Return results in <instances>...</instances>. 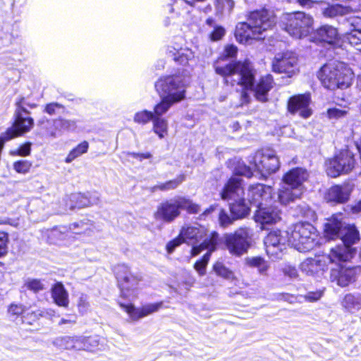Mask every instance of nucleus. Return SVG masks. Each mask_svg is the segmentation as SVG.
I'll use <instances>...</instances> for the list:
<instances>
[{
  "label": "nucleus",
  "mask_w": 361,
  "mask_h": 361,
  "mask_svg": "<svg viewBox=\"0 0 361 361\" xmlns=\"http://www.w3.org/2000/svg\"><path fill=\"white\" fill-rule=\"evenodd\" d=\"M183 242L181 237L179 235L178 238L169 242L166 245V250L169 253H172L175 248L179 246Z\"/></svg>",
  "instance_id": "nucleus-63"
},
{
  "label": "nucleus",
  "mask_w": 361,
  "mask_h": 361,
  "mask_svg": "<svg viewBox=\"0 0 361 361\" xmlns=\"http://www.w3.org/2000/svg\"><path fill=\"white\" fill-rule=\"evenodd\" d=\"M167 54L174 61L183 66L192 67L197 63L195 53L190 49L183 47L176 42L168 47Z\"/></svg>",
  "instance_id": "nucleus-23"
},
{
  "label": "nucleus",
  "mask_w": 361,
  "mask_h": 361,
  "mask_svg": "<svg viewBox=\"0 0 361 361\" xmlns=\"http://www.w3.org/2000/svg\"><path fill=\"white\" fill-rule=\"evenodd\" d=\"M71 235V233L69 228L61 226L51 229L48 233V240L50 243L66 245L67 243L65 241Z\"/></svg>",
  "instance_id": "nucleus-35"
},
{
  "label": "nucleus",
  "mask_w": 361,
  "mask_h": 361,
  "mask_svg": "<svg viewBox=\"0 0 361 361\" xmlns=\"http://www.w3.org/2000/svg\"><path fill=\"white\" fill-rule=\"evenodd\" d=\"M302 194L300 189H293L292 187L283 188L279 191L278 199L281 204L286 205L300 198Z\"/></svg>",
  "instance_id": "nucleus-36"
},
{
  "label": "nucleus",
  "mask_w": 361,
  "mask_h": 361,
  "mask_svg": "<svg viewBox=\"0 0 361 361\" xmlns=\"http://www.w3.org/2000/svg\"><path fill=\"white\" fill-rule=\"evenodd\" d=\"M93 225L90 220H82L78 222L71 224L69 226V230L71 234H90L92 231Z\"/></svg>",
  "instance_id": "nucleus-39"
},
{
  "label": "nucleus",
  "mask_w": 361,
  "mask_h": 361,
  "mask_svg": "<svg viewBox=\"0 0 361 361\" xmlns=\"http://www.w3.org/2000/svg\"><path fill=\"white\" fill-rule=\"evenodd\" d=\"M302 295H293L287 293H279L277 295V299L280 300H284L289 303L302 302Z\"/></svg>",
  "instance_id": "nucleus-53"
},
{
  "label": "nucleus",
  "mask_w": 361,
  "mask_h": 361,
  "mask_svg": "<svg viewBox=\"0 0 361 361\" xmlns=\"http://www.w3.org/2000/svg\"><path fill=\"white\" fill-rule=\"evenodd\" d=\"M359 271L357 267H340L338 269L331 270V279L336 281L339 286L345 287L355 280Z\"/></svg>",
  "instance_id": "nucleus-28"
},
{
  "label": "nucleus",
  "mask_w": 361,
  "mask_h": 361,
  "mask_svg": "<svg viewBox=\"0 0 361 361\" xmlns=\"http://www.w3.org/2000/svg\"><path fill=\"white\" fill-rule=\"evenodd\" d=\"M62 109V106L58 103H50L46 105L44 111L49 115H54L59 113Z\"/></svg>",
  "instance_id": "nucleus-62"
},
{
  "label": "nucleus",
  "mask_w": 361,
  "mask_h": 361,
  "mask_svg": "<svg viewBox=\"0 0 361 361\" xmlns=\"http://www.w3.org/2000/svg\"><path fill=\"white\" fill-rule=\"evenodd\" d=\"M161 100L157 104L154 108V116L155 117H161L163 114H164L167 111L170 109V107L178 103L176 101H173L172 99L166 97L164 96H161Z\"/></svg>",
  "instance_id": "nucleus-41"
},
{
  "label": "nucleus",
  "mask_w": 361,
  "mask_h": 361,
  "mask_svg": "<svg viewBox=\"0 0 361 361\" xmlns=\"http://www.w3.org/2000/svg\"><path fill=\"white\" fill-rule=\"evenodd\" d=\"M297 57L291 51L277 54L272 62V70L275 73H287L290 77L295 73Z\"/></svg>",
  "instance_id": "nucleus-21"
},
{
  "label": "nucleus",
  "mask_w": 361,
  "mask_h": 361,
  "mask_svg": "<svg viewBox=\"0 0 361 361\" xmlns=\"http://www.w3.org/2000/svg\"><path fill=\"white\" fill-rule=\"evenodd\" d=\"M172 11L178 18V23L190 26L200 22V18L197 16L199 11H196L186 0H177L173 4Z\"/></svg>",
  "instance_id": "nucleus-20"
},
{
  "label": "nucleus",
  "mask_w": 361,
  "mask_h": 361,
  "mask_svg": "<svg viewBox=\"0 0 361 361\" xmlns=\"http://www.w3.org/2000/svg\"><path fill=\"white\" fill-rule=\"evenodd\" d=\"M273 13L266 9L252 12L246 22L238 23L235 27V36L241 44H250L252 39L263 38V32L275 25Z\"/></svg>",
  "instance_id": "nucleus-2"
},
{
  "label": "nucleus",
  "mask_w": 361,
  "mask_h": 361,
  "mask_svg": "<svg viewBox=\"0 0 361 361\" xmlns=\"http://www.w3.org/2000/svg\"><path fill=\"white\" fill-rule=\"evenodd\" d=\"M25 311V307L22 305L11 304L8 309V313L10 316L18 317Z\"/></svg>",
  "instance_id": "nucleus-58"
},
{
  "label": "nucleus",
  "mask_w": 361,
  "mask_h": 361,
  "mask_svg": "<svg viewBox=\"0 0 361 361\" xmlns=\"http://www.w3.org/2000/svg\"><path fill=\"white\" fill-rule=\"evenodd\" d=\"M214 271L216 274L226 279H233V273L226 268L221 262H216L214 265Z\"/></svg>",
  "instance_id": "nucleus-48"
},
{
  "label": "nucleus",
  "mask_w": 361,
  "mask_h": 361,
  "mask_svg": "<svg viewBox=\"0 0 361 361\" xmlns=\"http://www.w3.org/2000/svg\"><path fill=\"white\" fill-rule=\"evenodd\" d=\"M115 274L121 288V297L128 301L133 300L137 295V288L140 279L132 274L124 264L117 266Z\"/></svg>",
  "instance_id": "nucleus-15"
},
{
  "label": "nucleus",
  "mask_w": 361,
  "mask_h": 361,
  "mask_svg": "<svg viewBox=\"0 0 361 361\" xmlns=\"http://www.w3.org/2000/svg\"><path fill=\"white\" fill-rule=\"evenodd\" d=\"M342 305L350 312L360 310L361 309V294H347L343 298Z\"/></svg>",
  "instance_id": "nucleus-38"
},
{
  "label": "nucleus",
  "mask_w": 361,
  "mask_h": 361,
  "mask_svg": "<svg viewBox=\"0 0 361 361\" xmlns=\"http://www.w3.org/2000/svg\"><path fill=\"white\" fill-rule=\"evenodd\" d=\"M235 220H237V219H234L233 216H232V217H231L225 210L221 209L219 212V224L221 227H223V228L228 227V226L233 224V223Z\"/></svg>",
  "instance_id": "nucleus-51"
},
{
  "label": "nucleus",
  "mask_w": 361,
  "mask_h": 361,
  "mask_svg": "<svg viewBox=\"0 0 361 361\" xmlns=\"http://www.w3.org/2000/svg\"><path fill=\"white\" fill-rule=\"evenodd\" d=\"M154 117L152 111L142 110L135 114L133 121L136 123L145 125L150 121H152Z\"/></svg>",
  "instance_id": "nucleus-45"
},
{
  "label": "nucleus",
  "mask_w": 361,
  "mask_h": 361,
  "mask_svg": "<svg viewBox=\"0 0 361 361\" xmlns=\"http://www.w3.org/2000/svg\"><path fill=\"white\" fill-rule=\"evenodd\" d=\"M51 297L58 306L63 307L68 306V293L61 283H56L51 288Z\"/></svg>",
  "instance_id": "nucleus-33"
},
{
  "label": "nucleus",
  "mask_w": 361,
  "mask_h": 361,
  "mask_svg": "<svg viewBox=\"0 0 361 361\" xmlns=\"http://www.w3.org/2000/svg\"><path fill=\"white\" fill-rule=\"evenodd\" d=\"M310 102L309 94L295 95L288 100V111L293 114L298 113L302 118H307L312 115V111L309 108Z\"/></svg>",
  "instance_id": "nucleus-25"
},
{
  "label": "nucleus",
  "mask_w": 361,
  "mask_h": 361,
  "mask_svg": "<svg viewBox=\"0 0 361 361\" xmlns=\"http://www.w3.org/2000/svg\"><path fill=\"white\" fill-rule=\"evenodd\" d=\"M215 71L217 74L224 77L225 82L232 86L240 85L243 91L241 94L242 104L247 103L250 96L247 92L251 90L258 101L266 102L267 94L273 87V78L271 75H267L259 78L255 85V73L248 61L235 62L220 66L217 61L215 65Z\"/></svg>",
  "instance_id": "nucleus-1"
},
{
  "label": "nucleus",
  "mask_w": 361,
  "mask_h": 361,
  "mask_svg": "<svg viewBox=\"0 0 361 361\" xmlns=\"http://www.w3.org/2000/svg\"><path fill=\"white\" fill-rule=\"evenodd\" d=\"M235 173L247 177H251L252 176V171L250 166H247L244 164L238 163V166L235 168Z\"/></svg>",
  "instance_id": "nucleus-56"
},
{
  "label": "nucleus",
  "mask_w": 361,
  "mask_h": 361,
  "mask_svg": "<svg viewBox=\"0 0 361 361\" xmlns=\"http://www.w3.org/2000/svg\"><path fill=\"white\" fill-rule=\"evenodd\" d=\"M25 286L27 289L32 290L34 293H37L44 289V283L39 279H28L25 283Z\"/></svg>",
  "instance_id": "nucleus-49"
},
{
  "label": "nucleus",
  "mask_w": 361,
  "mask_h": 361,
  "mask_svg": "<svg viewBox=\"0 0 361 361\" xmlns=\"http://www.w3.org/2000/svg\"><path fill=\"white\" fill-rule=\"evenodd\" d=\"M313 18L304 12L286 14L283 20V29L293 37L302 39L313 30Z\"/></svg>",
  "instance_id": "nucleus-10"
},
{
  "label": "nucleus",
  "mask_w": 361,
  "mask_h": 361,
  "mask_svg": "<svg viewBox=\"0 0 361 361\" xmlns=\"http://www.w3.org/2000/svg\"><path fill=\"white\" fill-rule=\"evenodd\" d=\"M273 188L271 186L257 183L249 186L247 193V201L257 208L262 205L271 203Z\"/></svg>",
  "instance_id": "nucleus-19"
},
{
  "label": "nucleus",
  "mask_w": 361,
  "mask_h": 361,
  "mask_svg": "<svg viewBox=\"0 0 361 361\" xmlns=\"http://www.w3.org/2000/svg\"><path fill=\"white\" fill-rule=\"evenodd\" d=\"M88 147V142L87 141H83L70 152L66 158V162H72L75 159L87 152Z\"/></svg>",
  "instance_id": "nucleus-42"
},
{
  "label": "nucleus",
  "mask_w": 361,
  "mask_h": 361,
  "mask_svg": "<svg viewBox=\"0 0 361 361\" xmlns=\"http://www.w3.org/2000/svg\"><path fill=\"white\" fill-rule=\"evenodd\" d=\"M238 51V49L234 45H228L225 47L224 53L221 57V60H224L226 58L235 57Z\"/></svg>",
  "instance_id": "nucleus-59"
},
{
  "label": "nucleus",
  "mask_w": 361,
  "mask_h": 361,
  "mask_svg": "<svg viewBox=\"0 0 361 361\" xmlns=\"http://www.w3.org/2000/svg\"><path fill=\"white\" fill-rule=\"evenodd\" d=\"M354 154L348 149L342 150L325 162L326 172L331 178L350 172L355 166Z\"/></svg>",
  "instance_id": "nucleus-14"
},
{
  "label": "nucleus",
  "mask_w": 361,
  "mask_h": 361,
  "mask_svg": "<svg viewBox=\"0 0 361 361\" xmlns=\"http://www.w3.org/2000/svg\"><path fill=\"white\" fill-rule=\"evenodd\" d=\"M289 231L275 230L271 231L264 239L267 255L273 260L281 257L286 245H290Z\"/></svg>",
  "instance_id": "nucleus-16"
},
{
  "label": "nucleus",
  "mask_w": 361,
  "mask_h": 361,
  "mask_svg": "<svg viewBox=\"0 0 361 361\" xmlns=\"http://www.w3.org/2000/svg\"><path fill=\"white\" fill-rule=\"evenodd\" d=\"M206 235L204 227L196 224L183 227L180 231V236L183 242L192 245V247Z\"/></svg>",
  "instance_id": "nucleus-29"
},
{
  "label": "nucleus",
  "mask_w": 361,
  "mask_h": 361,
  "mask_svg": "<svg viewBox=\"0 0 361 361\" xmlns=\"http://www.w3.org/2000/svg\"><path fill=\"white\" fill-rule=\"evenodd\" d=\"M349 112V108L344 106L342 109L339 108H330L327 110L326 114L330 119H339L345 118Z\"/></svg>",
  "instance_id": "nucleus-46"
},
{
  "label": "nucleus",
  "mask_w": 361,
  "mask_h": 361,
  "mask_svg": "<svg viewBox=\"0 0 361 361\" xmlns=\"http://www.w3.org/2000/svg\"><path fill=\"white\" fill-rule=\"evenodd\" d=\"M245 262L248 266L258 268L260 274L265 273L268 269L267 263L260 257H247L245 259Z\"/></svg>",
  "instance_id": "nucleus-43"
},
{
  "label": "nucleus",
  "mask_w": 361,
  "mask_h": 361,
  "mask_svg": "<svg viewBox=\"0 0 361 361\" xmlns=\"http://www.w3.org/2000/svg\"><path fill=\"white\" fill-rule=\"evenodd\" d=\"M254 218L256 222L262 225L274 224L281 219V211L276 206L269 203L258 207Z\"/></svg>",
  "instance_id": "nucleus-26"
},
{
  "label": "nucleus",
  "mask_w": 361,
  "mask_h": 361,
  "mask_svg": "<svg viewBox=\"0 0 361 361\" xmlns=\"http://www.w3.org/2000/svg\"><path fill=\"white\" fill-rule=\"evenodd\" d=\"M118 304L133 321H137L141 318L147 317L159 311L163 306V302L145 304L140 308H135L130 302L125 303L118 301Z\"/></svg>",
  "instance_id": "nucleus-22"
},
{
  "label": "nucleus",
  "mask_w": 361,
  "mask_h": 361,
  "mask_svg": "<svg viewBox=\"0 0 361 361\" xmlns=\"http://www.w3.org/2000/svg\"><path fill=\"white\" fill-rule=\"evenodd\" d=\"M322 85L330 90L348 87L353 79V72L343 63H328L318 73Z\"/></svg>",
  "instance_id": "nucleus-4"
},
{
  "label": "nucleus",
  "mask_w": 361,
  "mask_h": 361,
  "mask_svg": "<svg viewBox=\"0 0 361 361\" xmlns=\"http://www.w3.org/2000/svg\"><path fill=\"white\" fill-rule=\"evenodd\" d=\"M338 32L336 27L325 25L320 27L316 31V37L319 40L334 44L338 39Z\"/></svg>",
  "instance_id": "nucleus-32"
},
{
  "label": "nucleus",
  "mask_w": 361,
  "mask_h": 361,
  "mask_svg": "<svg viewBox=\"0 0 361 361\" xmlns=\"http://www.w3.org/2000/svg\"><path fill=\"white\" fill-rule=\"evenodd\" d=\"M8 234L0 231V258L4 257L8 252Z\"/></svg>",
  "instance_id": "nucleus-52"
},
{
  "label": "nucleus",
  "mask_w": 361,
  "mask_h": 361,
  "mask_svg": "<svg viewBox=\"0 0 361 361\" xmlns=\"http://www.w3.org/2000/svg\"><path fill=\"white\" fill-rule=\"evenodd\" d=\"M16 109L15 111V121L12 127L9 128L3 135L6 137V140H10L23 134L29 132L34 124V121L31 117L24 116L23 114H28L25 105H27L31 108L35 106V104L31 105L25 104L24 98H19L16 102Z\"/></svg>",
  "instance_id": "nucleus-12"
},
{
  "label": "nucleus",
  "mask_w": 361,
  "mask_h": 361,
  "mask_svg": "<svg viewBox=\"0 0 361 361\" xmlns=\"http://www.w3.org/2000/svg\"><path fill=\"white\" fill-rule=\"evenodd\" d=\"M322 295L323 291L322 290L310 291L302 295L303 298H302V302L303 300L310 302H316L319 300L322 297Z\"/></svg>",
  "instance_id": "nucleus-54"
},
{
  "label": "nucleus",
  "mask_w": 361,
  "mask_h": 361,
  "mask_svg": "<svg viewBox=\"0 0 361 361\" xmlns=\"http://www.w3.org/2000/svg\"><path fill=\"white\" fill-rule=\"evenodd\" d=\"M243 195L242 179L239 177L231 178L221 192L222 200L234 201L230 204V211L234 219H243L249 214L250 204Z\"/></svg>",
  "instance_id": "nucleus-5"
},
{
  "label": "nucleus",
  "mask_w": 361,
  "mask_h": 361,
  "mask_svg": "<svg viewBox=\"0 0 361 361\" xmlns=\"http://www.w3.org/2000/svg\"><path fill=\"white\" fill-rule=\"evenodd\" d=\"M31 166L32 163L27 160H20L13 163V169L18 173H28Z\"/></svg>",
  "instance_id": "nucleus-50"
},
{
  "label": "nucleus",
  "mask_w": 361,
  "mask_h": 361,
  "mask_svg": "<svg viewBox=\"0 0 361 361\" xmlns=\"http://www.w3.org/2000/svg\"><path fill=\"white\" fill-rule=\"evenodd\" d=\"M359 10V8H353L350 6L341 4H329L326 7L322 8V13L326 18H336L350 14Z\"/></svg>",
  "instance_id": "nucleus-30"
},
{
  "label": "nucleus",
  "mask_w": 361,
  "mask_h": 361,
  "mask_svg": "<svg viewBox=\"0 0 361 361\" xmlns=\"http://www.w3.org/2000/svg\"><path fill=\"white\" fill-rule=\"evenodd\" d=\"M350 254L345 252L343 248L331 250L329 255L315 256L305 259L300 266L302 273L307 276L319 277L327 270L329 263L346 262Z\"/></svg>",
  "instance_id": "nucleus-7"
},
{
  "label": "nucleus",
  "mask_w": 361,
  "mask_h": 361,
  "mask_svg": "<svg viewBox=\"0 0 361 361\" xmlns=\"http://www.w3.org/2000/svg\"><path fill=\"white\" fill-rule=\"evenodd\" d=\"M153 130L159 136V138H164L168 132V121L161 117H154Z\"/></svg>",
  "instance_id": "nucleus-40"
},
{
  "label": "nucleus",
  "mask_w": 361,
  "mask_h": 361,
  "mask_svg": "<svg viewBox=\"0 0 361 361\" xmlns=\"http://www.w3.org/2000/svg\"><path fill=\"white\" fill-rule=\"evenodd\" d=\"M31 151V144L25 143L21 145L18 149L12 151L11 154L12 155H18L22 157H26L30 155Z\"/></svg>",
  "instance_id": "nucleus-57"
},
{
  "label": "nucleus",
  "mask_w": 361,
  "mask_h": 361,
  "mask_svg": "<svg viewBox=\"0 0 361 361\" xmlns=\"http://www.w3.org/2000/svg\"><path fill=\"white\" fill-rule=\"evenodd\" d=\"M347 22L352 28L350 32H361V18L351 16L347 19Z\"/></svg>",
  "instance_id": "nucleus-55"
},
{
  "label": "nucleus",
  "mask_w": 361,
  "mask_h": 361,
  "mask_svg": "<svg viewBox=\"0 0 361 361\" xmlns=\"http://www.w3.org/2000/svg\"><path fill=\"white\" fill-rule=\"evenodd\" d=\"M253 231L248 227H240L233 233L224 235V244L228 252L240 256L250 248L252 244Z\"/></svg>",
  "instance_id": "nucleus-11"
},
{
  "label": "nucleus",
  "mask_w": 361,
  "mask_h": 361,
  "mask_svg": "<svg viewBox=\"0 0 361 361\" xmlns=\"http://www.w3.org/2000/svg\"><path fill=\"white\" fill-rule=\"evenodd\" d=\"M80 340L82 343L81 350L93 351L99 345L98 339L94 336L80 337Z\"/></svg>",
  "instance_id": "nucleus-47"
},
{
  "label": "nucleus",
  "mask_w": 361,
  "mask_h": 361,
  "mask_svg": "<svg viewBox=\"0 0 361 361\" xmlns=\"http://www.w3.org/2000/svg\"><path fill=\"white\" fill-rule=\"evenodd\" d=\"M288 231H289L290 245L300 252L312 250L318 243L316 228L310 223H297Z\"/></svg>",
  "instance_id": "nucleus-8"
},
{
  "label": "nucleus",
  "mask_w": 361,
  "mask_h": 361,
  "mask_svg": "<svg viewBox=\"0 0 361 361\" xmlns=\"http://www.w3.org/2000/svg\"><path fill=\"white\" fill-rule=\"evenodd\" d=\"M350 192L348 185H334L329 189L326 200L335 203H344L348 200Z\"/></svg>",
  "instance_id": "nucleus-31"
},
{
  "label": "nucleus",
  "mask_w": 361,
  "mask_h": 361,
  "mask_svg": "<svg viewBox=\"0 0 361 361\" xmlns=\"http://www.w3.org/2000/svg\"><path fill=\"white\" fill-rule=\"evenodd\" d=\"M225 35V29L221 26H216L210 35L212 41L221 39Z\"/></svg>",
  "instance_id": "nucleus-60"
},
{
  "label": "nucleus",
  "mask_w": 361,
  "mask_h": 361,
  "mask_svg": "<svg viewBox=\"0 0 361 361\" xmlns=\"http://www.w3.org/2000/svg\"><path fill=\"white\" fill-rule=\"evenodd\" d=\"M53 345L59 349L81 350L82 343L80 337L61 336L53 341Z\"/></svg>",
  "instance_id": "nucleus-34"
},
{
  "label": "nucleus",
  "mask_w": 361,
  "mask_h": 361,
  "mask_svg": "<svg viewBox=\"0 0 361 361\" xmlns=\"http://www.w3.org/2000/svg\"><path fill=\"white\" fill-rule=\"evenodd\" d=\"M180 209L186 210L190 214L200 212V206L191 200L183 196H177L173 199L161 203L154 213L157 220L171 222L180 214Z\"/></svg>",
  "instance_id": "nucleus-6"
},
{
  "label": "nucleus",
  "mask_w": 361,
  "mask_h": 361,
  "mask_svg": "<svg viewBox=\"0 0 361 361\" xmlns=\"http://www.w3.org/2000/svg\"><path fill=\"white\" fill-rule=\"evenodd\" d=\"M250 164L252 168L263 177L276 172L280 168L279 157L276 152L270 149L257 151L251 158Z\"/></svg>",
  "instance_id": "nucleus-13"
},
{
  "label": "nucleus",
  "mask_w": 361,
  "mask_h": 361,
  "mask_svg": "<svg viewBox=\"0 0 361 361\" xmlns=\"http://www.w3.org/2000/svg\"><path fill=\"white\" fill-rule=\"evenodd\" d=\"M187 80L180 75L161 77L155 82V88L160 96H164L179 102L185 97Z\"/></svg>",
  "instance_id": "nucleus-9"
},
{
  "label": "nucleus",
  "mask_w": 361,
  "mask_h": 361,
  "mask_svg": "<svg viewBox=\"0 0 361 361\" xmlns=\"http://www.w3.org/2000/svg\"><path fill=\"white\" fill-rule=\"evenodd\" d=\"M345 41L358 51H361V32H350L345 35Z\"/></svg>",
  "instance_id": "nucleus-44"
},
{
  "label": "nucleus",
  "mask_w": 361,
  "mask_h": 361,
  "mask_svg": "<svg viewBox=\"0 0 361 361\" xmlns=\"http://www.w3.org/2000/svg\"><path fill=\"white\" fill-rule=\"evenodd\" d=\"M283 274L290 277V279H296L298 276V272L297 269L291 265H286L283 268Z\"/></svg>",
  "instance_id": "nucleus-61"
},
{
  "label": "nucleus",
  "mask_w": 361,
  "mask_h": 361,
  "mask_svg": "<svg viewBox=\"0 0 361 361\" xmlns=\"http://www.w3.org/2000/svg\"><path fill=\"white\" fill-rule=\"evenodd\" d=\"M99 202L97 193H74L63 200V205L57 210L58 214H66L75 208H82Z\"/></svg>",
  "instance_id": "nucleus-18"
},
{
  "label": "nucleus",
  "mask_w": 361,
  "mask_h": 361,
  "mask_svg": "<svg viewBox=\"0 0 361 361\" xmlns=\"http://www.w3.org/2000/svg\"><path fill=\"white\" fill-rule=\"evenodd\" d=\"M44 128L48 136L55 138L61 135L64 131L75 130L77 121L59 117L51 121H48Z\"/></svg>",
  "instance_id": "nucleus-24"
},
{
  "label": "nucleus",
  "mask_w": 361,
  "mask_h": 361,
  "mask_svg": "<svg viewBox=\"0 0 361 361\" xmlns=\"http://www.w3.org/2000/svg\"><path fill=\"white\" fill-rule=\"evenodd\" d=\"M219 239V234L216 232L211 233L209 238H205L199 246H194L192 248L191 254L192 256L199 255L202 250H208L202 258L197 261L194 265V269L200 276H204L206 274V267L209 261L212 252L216 249Z\"/></svg>",
  "instance_id": "nucleus-17"
},
{
  "label": "nucleus",
  "mask_w": 361,
  "mask_h": 361,
  "mask_svg": "<svg viewBox=\"0 0 361 361\" xmlns=\"http://www.w3.org/2000/svg\"><path fill=\"white\" fill-rule=\"evenodd\" d=\"M324 233L329 239L340 238L342 240L343 245L337 246L332 250L343 248L345 252L350 254L349 259L353 257L354 249L351 248V245L360 240L359 232L354 225L344 226L338 216H333L324 225Z\"/></svg>",
  "instance_id": "nucleus-3"
},
{
  "label": "nucleus",
  "mask_w": 361,
  "mask_h": 361,
  "mask_svg": "<svg viewBox=\"0 0 361 361\" xmlns=\"http://www.w3.org/2000/svg\"><path fill=\"white\" fill-rule=\"evenodd\" d=\"M309 178L308 171L300 167H296L287 172L283 177V182L293 189H300L303 192V183Z\"/></svg>",
  "instance_id": "nucleus-27"
},
{
  "label": "nucleus",
  "mask_w": 361,
  "mask_h": 361,
  "mask_svg": "<svg viewBox=\"0 0 361 361\" xmlns=\"http://www.w3.org/2000/svg\"><path fill=\"white\" fill-rule=\"evenodd\" d=\"M127 155L128 157L137 159L140 161L145 159H149L152 157V154L149 152H147V153L128 152Z\"/></svg>",
  "instance_id": "nucleus-64"
},
{
  "label": "nucleus",
  "mask_w": 361,
  "mask_h": 361,
  "mask_svg": "<svg viewBox=\"0 0 361 361\" xmlns=\"http://www.w3.org/2000/svg\"><path fill=\"white\" fill-rule=\"evenodd\" d=\"M185 180V174H180L176 178L165 183H160L150 188V191L154 192L157 190L169 191L177 188Z\"/></svg>",
  "instance_id": "nucleus-37"
}]
</instances>
